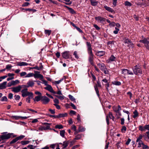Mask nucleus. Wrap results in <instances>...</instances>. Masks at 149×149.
I'll use <instances>...</instances> for the list:
<instances>
[{
    "label": "nucleus",
    "mask_w": 149,
    "mask_h": 149,
    "mask_svg": "<svg viewBox=\"0 0 149 149\" xmlns=\"http://www.w3.org/2000/svg\"><path fill=\"white\" fill-rule=\"evenodd\" d=\"M58 1L60 2L63 3L67 5H71L72 3V1H70V0H65V1L68 3L64 2L60 0H58Z\"/></svg>",
    "instance_id": "20"
},
{
    "label": "nucleus",
    "mask_w": 149,
    "mask_h": 149,
    "mask_svg": "<svg viewBox=\"0 0 149 149\" xmlns=\"http://www.w3.org/2000/svg\"><path fill=\"white\" fill-rule=\"evenodd\" d=\"M70 106L73 108L74 109H77L76 107L72 103L70 102Z\"/></svg>",
    "instance_id": "59"
},
{
    "label": "nucleus",
    "mask_w": 149,
    "mask_h": 149,
    "mask_svg": "<svg viewBox=\"0 0 149 149\" xmlns=\"http://www.w3.org/2000/svg\"><path fill=\"white\" fill-rule=\"evenodd\" d=\"M73 55L76 58L78 59L79 58V56L77 54V52L76 51H75L74 52Z\"/></svg>",
    "instance_id": "53"
},
{
    "label": "nucleus",
    "mask_w": 149,
    "mask_h": 149,
    "mask_svg": "<svg viewBox=\"0 0 149 149\" xmlns=\"http://www.w3.org/2000/svg\"><path fill=\"white\" fill-rule=\"evenodd\" d=\"M7 100V99L6 96H4L1 98L0 99V100L2 101H6Z\"/></svg>",
    "instance_id": "52"
},
{
    "label": "nucleus",
    "mask_w": 149,
    "mask_h": 149,
    "mask_svg": "<svg viewBox=\"0 0 149 149\" xmlns=\"http://www.w3.org/2000/svg\"><path fill=\"white\" fill-rule=\"evenodd\" d=\"M98 65L100 66V70L102 71H103V70H104L107 69L105 65L103 63H102V64H99Z\"/></svg>",
    "instance_id": "18"
},
{
    "label": "nucleus",
    "mask_w": 149,
    "mask_h": 149,
    "mask_svg": "<svg viewBox=\"0 0 149 149\" xmlns=\"http://www.w3.org/2000/svg\"><path fill=\"white\" fill-rule=\"evenodd\" d=\"M29 65V64L24 62H19L17 63V65L19 66H26Z\"/></svg>",
    "instance_id": "22"
},
{
    "label": "nucleus",
    "mask_w": 149,
    "mask_h": 149,
    "mask_svg": "<svg viewBox=\"0 0 149 149\" xmlns=\"http://www.w3.org/2000/svg\"><path fill=\"white\" fill-rule=\"evenodd\" d=\"M28 90L27 88H26L23 89L21 91V92L22 93V96L23 97H25L26 96H27L29 93V92L27 91Z\"/></svg>",
    "instance_id": "8"
},
{
    "label": "nucleus",
    "mask_w": 149,
    "mask_h": 149,
    "mask_svg": "<svg viewBox=\"0 0 149 149\" xmlns=\"http://www.w3.org/2000/svg\"><path fill=\"white\" fill-rule=\"evenodd\" d=\"M18 140L17 139V137H16L15 138L13 139L10 142V145L16 142Z\"/></svg>",
    "instance_id": "35"
},
{
    "label": "nucleus",
    "mask_w": 149,
    "mask_h": 149,
    "mask_svg": "<svg viewBox=\"0 0 149 149\" xmlns=\"http://www.w3.org/2000/svg\"><path fill=\"white\" fill-rule=\"evenodd\" d=\"M94 58H88V61L90 64L92 66L94 65L93 63Z\"/></svg>",
    "instance_id": "37"
},
{
    "label": "nucleus",
    "mask_w": 149,
    "mask_h": 149,
    "mask_svg": "<svg viewBox=\"0 0 149 149\" xmlns=\"http://www.w3.org/2000/svg\"><path fill=\"white\" fill-rule=\"evenodd\" d=\"M98 87L99 88H101L102 87V86L101 84L99 79H98L97 81V84H96V86H94V88L97 95L100 99V100L101 98L100 97V95L99 93V91L98 88Z\"/></svg>",
    "instance_id": "3"
},
{
    "label": "nucleus",
    "mask_w": 149,
    "mask_h": 149,
    "mask_svg": "<svg viewBox=\"0 0 149 149\" xmlns=\"http://www.w3.org/2000/svg\"><path fill=\"white\" fill-rule=\"evenodd\" d=\"M125 6H132V4L130 2L126 1L125 2Z\"/></svg>",
    "instance_id": "39"
},
{
    "label": "nucleus",
    "mask_w": 149,
    "mask_h": 149,
    "mask_svg": "<svg viewBox=\"0 0 149 149\" xmlns=\"http://www.w3.org/2000/svg\"><path fill=\"white\" fill-rule=\"evenodd\" d=\"M70 143V141L69 140L64 141L63 142V146H65L67 147L68 146Z\"/></svg>",
    "instance_id": "34"
},
{
    "label": "nucleus",
    "mask_w": 149,
    "mask_h": 149,
    "mask_svg": "<svg viewBox=\"0 0 149 149\" xmlns=\"http://www.w3.org/2000/svg\"><path fill=\"white\" fill-rule=\"evenodd\" d=\"M82 134H78L75 136L74 140H78L81 139L82 137Z\"/></svg>",
    "instance_id": "27"
},
{
    "label": "nucleus",
    "mask_w": 149,
    "mask_h": 149,
    "mask_svg": "<svg viewBox=\"0 0 149 149\" xmlns=\"http://www.w3.org/2000/svg\"><path fill=\"white\" fill-rule=\"evenodd\" d=\"M116 23L114 22H111L110 24H109V26L110 27L114 26L115 25Z\"/></svg>",
    "instance_id": "61"
},
{
    "label": "nucleus",
    "mask_w": 149,
    "mask_h": 149,
    "mask_svg": "<svg viewBox=\"0 0 149 149\" xmlns=\"http://www.w3.org/2000/svg\"><path fill=\"white\" fill-rule=\"evenodd\" d=\"M126 130L127 128L125 126H123L121 129V131L122 132L125 133V132L126 131Z\"/></svg>",
    "instance_id": "46"
},
{
    "label": "nucleus",
    "mask_w": 149,
    "mask_h": 149,
    "mask_svg": "<svg viewBox=\"0 0 149 149\" xmlns=\"http://www.w3.org/2000/svg\"><path fill=\"white\" fill-rule=\"evenodd\" d=\"M139 130L142 132L143 131L145 130L144 127H143L141 125L139 126Z\"/></svg>",
    "instance_id": "50"
},
{
    "label": "nucleus",
    "mask_w": 149,
    "mask_h": 149,
    "mask_svg": "<svg viewBox=\"0 0 149 149\" xmlns=\"http://www.w3.org/2000/svg\"><path fill=\"white\" fill-rule=\"evenodd\" d=\"M139 42L144 44V46L146 49L149 51V41L147 40V38H144L143 40H140Z\"/></svg>",
    "instance_id": "4"
},
{
    "label": "nucleus",
    "mask_w": 149,
    "mask_h": 149,
    "mask_svg": "<svg viewBox=\"0 0 149 149\" xmlns=\"http://www.w3.org/2000/svg\"><path fill=\"white\" fill-rule=\"evenodd\" d=\"M34 83L33 82V81H29L27 83V87H32L34 85Z\"/></svg>",
    "instance_id": "21"
},
{
    "label": "nucleus",
    "mask_w": 149,
    "mask_h": 149,
    "mask_svg": "<svg viewBox=\"0 0 149 149\" xmlns=\"http://www.w3.org/2000/svg\"><path fill=\"white\" fill-rule=\"evenodd\" d=\"M133 117L134 118H135L139 116V113L137 110H136L133 112Z\"/></svg>",
    "instance_id": "29"
},
{
    "label": "nucleus",
    "mask_w": 149,
    "mask_h": 149,
    "mask_svg": "<svg viewBox=\"0 0 149 149\" xmlns=\"http://www.w3.org/2000/svg\"><path fill=\"white\" fill-rule=\"evenodd\" d=\"M34 74L33 73H30L27 74L26 76L25 77H33V76Z\"/></svg>",
    "instance_id": "44"
},
{
    "label": "nucleus",
    "mask_w": 149,
    "mask_h": 149,
    "mask_svg": "<svg viewBox=\"0 0 149 149\" xmlns=\"http://www.w3.org/2000/svg\"><path fill=\"white\" fill-rule=\"evenodd\" d=\"M25 137V136L24 135H21L20 136L17 137V139L18 140H22L23 138H24Z\"/></svg>",
    "instance_id": "45"
},
{
    "label": "nucleus",
    "mask_w": 149,
    "mask_h": 149,
    "mask_svg": "<svg viewBox=\"0 0 149 149\" xmlns=\"http://www.w3.org/2000/svg\"><path fill=\"white\" fill-rule=\"evenodd\" d=\"M117 1V0H112V4L114 7L116 6Z\"/></svg>",
    "instance_id": "54"
},
{
    "label": "nucleus",
    "mask_w": 149,
    "mask_h": 149,
    "mask_svg": "<svg viewBox=\"0 0 149 149\" xmlns=\"http://www.w3.org/2000/svg\"><path fill=\"white\" fill-rule=\"evenodd\" d=\"M121 109H122L120 106V105H118L117 110H116L117 112H120V111L121 110Z\"/></svg>",
    "instance_id": "62"
},
{
    "label": "nucleus",
    "mask_w": 149,
    "mask_h": 149,
    "mask_svg": "<svg viewBox=\"0 0 149 149\" xmlns=\"http://www.w3.org/2000/svg\"><path fill=\"white\" fill-rule=\"evenodd\" d=\"M116 58L113 55H112L107 61L108 63H111L112 61H116Z\"/></svg>",
    "instance_id": "10"
},
{
    "label": "nucleus",
    "mask_w": 149,
    "mask_h": 149,
    "mask_svg": "<svg viewBox=\"0 0 149 149\" xmlns=\"http://www.w3.org/2000/svg\"><path fill=\"white\" fill-rule=\"evenodd\" d=\"M122 70V74H127V69H123L121 70Z\"/></svg>",
    "instance_id": "43"
},
{
    "label": "nucleus",
    "mask_w": 149,
    "mask_h": 149,
    "mask_svg": "<svg viewBox=\"0 0 149 149\" xmlns=\"http://www.w3.org/2000/svg\"><path fill=\"white\" fill-rule=\"evenodd\" d=\"M44 88L45 89L48 90L53 93H55V91L53 90L52 87L50 85H48V86L45 87Z\"/></svg>",
    "instance_id": "11"
},
{
    "label": "nucleus",
    "mask_w": 149,
    "mask_h": 149,
    "mask_svg": "<svg viewBox=\"0 0 149 149\" xmlns=\"http://www.w3.org/2000/svg\"><path fill=\"white\" fill-rule=\"evenodd\" d=\"M68 115V114L67 113H59L58 115V118H63L66 116H67Z\"/></svg>",
    "instance_id": "26"
},
{
    "label": "nucleus",
    "mask_w": 149,
    "mask_h": 149,
    "mask_svg": "<svg viewBox=\"0 0 149 149\" xmlns=\"http://www.w3.org/2000/svg\"><path fill=\"white\" fill-rule=\"evenodd\" d=\"M35 74H34L33 76L35 78H39L40 74H39L40 72L34 71Z\"/></svg>",
    "instance_id": "23"
},
{
    "label": "nucleus",
    "mask_w": 149,
    "mask_h": 149,
    "mask_svg": "<svg viewBox=\"0 0 149 149\" xmlns=\"http://www.w3.org/2000/svg\"><path fill=\"white\" fill-rule=\"evenodd\" d=\"M65 131L64 130H60V134L62 137L64 138L65 137Z\"/></svg>",
    "instance_id": "32"
},
{
    "label": "nucleus",
    "mask_w": 149,
    "mask_h": 149,
    "mask_svg": "<svg viewBox=\"0 0 149 149\" xmlns=\"http://www.w3.org/2000/svg\"><path fill=\"white\" fill-rule=\"evenodd\" d=\"M144 1V3L139 2L137 4V5L141 6H144L145 7L149 6V3H147L146 1Z\"/></svg>",
    "instance_id": "16"
},
{
    "label": "nucleus",
    "mask_w": 149,
    "mask_h": 149,
    "mask_svg": "<svg viewBox=\"0 0 149 149\" xmlns=\"http://www.w3.org/2000/svg\"><path fill=\"white\" fill-rule=\"evenodd\" d=\"M6 83L7 82L5 81L1 84H0V89H2L5 88Z\"/></svg>",
    "instance_id": "24"
},
{
    "label": "nucleus",
    "mask_w": 149,
    "mask_h": 149,
    "mask_svg": "<svg viewBox=\"0 0 149 149\" xmlns=\"http://www.w3.org/2000/svg\"><path fill=\"white\" fill-rule=\"evenodd\" d=\"M95 19L97 21H100V22H105L106 19L104 17L100 16L96 17H95Z\"/></svg>",
    "instance_id": "13"
},
{
    "label": "nucleus",
    "mask_w": 149,
    "mask_h": 149,
    "mask_svg": "<svg viewBox=\"0 0 149 149\" xmlns=\"http://www.w3.org/2000/svg\"><path fill=\"white\" fill-rule=\"evenodd\" d=\"M49 111L52 114H54L55 113V109L53 110L51 109H49Z\"/></svg>",
    "instance_id": "64"
},
{
    "label": "nucleus",
    "mask_w": 149,
    "mask_h": 149,
    "mask_svg": "<svg viewBox=\"0 0 149 149\" xmlns=\"http://www.w3.org/2000/svg\"><path fill=\"white\" fill-rule=\"evenodd\" d=\"M42 124L43 125H45V127L48 130L50 128V125H51V124L47 123H42Z\"/></svg>",
    "instance_id": "25"
},
{
    "label": "nucleus",
    "mask_w": 149,
    "mask_h": 149,
    "mask_svg": "<svg viewBox=\"0 0 149 149\" xmlns=\"http://www.w3.org/2000/svg\"><path fill=\"white\" fill-rule=\"evenodd\" d=\"M52 32V31L51 30H45V32L46 34H47L49 36L50 35L51 33Z\"/></svg>",
    "instance_id": "42"
},
{
    "label": "nucleus",
    "mask_w": 149,
    "mask_h": 149,
    "mask_svg": "<svg viewBox=\"0 0 149 149\" xmlns=\"http://www.w3.org/2000/svg\"><path fill=\"white\" fill-rule=\"evenodd\" d=\"M54 104H58L59 103V101L58 99L57 98H55L54 100Z\"/></svg>",
    "instance_id": "58"
},
{
    "label": "nucleus",
    "mask_w": 149,
    "mask_h": 149,
    "mask_svg": "<svg viewBox=\"0 0 149 149\" xmlns=\"http://www.w3.org/2000/svg\"><path fill=\"white\" fill-rule=\"evenodd\" d=\"M86 45L87 49V52L89 55L88 58H94V55L92 52L91 45L90 43L87 42Z\"/></svg>",
    "instance_id": "2"
},
{
    "label": "nucleus",
    "mask_w": 149,
    "mask_h": 149,
    "mask_svg": "<svg viewBox=\"0 0 149 149\" xmlns=\"http://www.w3.org/2000/svg\"><path fill=\"white\" fill-rule=\"evenodd\" d=\"M104 8L107 10L109 12H111L113 14H115V12L114 10L110 7L105 5L104 6Z\"/></svg>",
    "instance_id": "14"
},
{
    "label": "nucleus",
    "mask_w": 149,
    "mask_h": 149,
    "mask_svg": "<svg viewBox=\"0 0 149 149\" xmlns=\"http://www.w3.org/2000/svg\"><path fill=\"white\" fill-rule=\"evenodd\" d=\"M68 96L69 99L72 101L73 102H76L75 99L72 95H69Z\"/></svg>",
    "instance_id": "31"
},
{
    "label": "nucleus",
    "mask_w": 149,
    "mask_h": 149,
    "mask_svg": "<svg viewBox=\"0 0 149 149\" xmlns=\"http://www.w3.org/2000/svg\"><path fill=\"white\" fill-rule=\"evenodd\" d=\"M14 98L16 100H19L20 98V96L19 95H15L14 96Z\"/></svg>",
    "instance_id": "55"
},
{
    "label": "nucleus",
    "mask_w": 149,
    "mask_h": 149,
    "mask_svg": "<svg viewBox=\"0 0 149 149\" xmlns=\"http://www.w3.org/2000/svg\"><path fill=\"white\" fill-rule=\"evenodd\" d=\"M61 55L63 58L66 59L69 58L70 57L69 51H65L61 53Z\"/></svg>",
    "instance_id": "6"
},
{
    "label": "nucleus",
    "mask_w": 149,
    "mask_h": 149,
    "mask_svg": "<svg viewBox=\"0 0 149 149\" xmlns=\"http://www.w3.org/2000/svg\"><path fill=\"white\" fill-rule=\"evenodd\" d=\"M63 126L62 125H56L55 126L56 129H62L63 128Z\"/></svg>",
    "instance_id": "38"
},
{
    "label": "nucleus",
    "mask_w": 149,
    "mask_h": 149,
    "mask_svg": "<svg viewBox=\"0 0 149 149\" xmlns=\"http://www.w3.org/2000/svg\"><path fill=\"white\" fill-rule=\"evenodd\" d=\"M6 132L3 133V134L0 136V139L4 140L9 139V133H8L7 134H6Z\"/></svg>",
    "instance_id": "7"
},
{
    "label": "nucleus",
    "mask_w": 149,
    "mask_h": 149,
    "mask_svg": "<svg viewBox=\"0 0 149 149\" xmlns=\"http://www.w3.org/2000/svg\"><path fill=\"white\" fill-rule=\"evenodd\" d=\"M17 135H14L13 133H10V138L11 137H17Z\"/></svg>",
    "instance_id": "60"
},
{
    "label": "nucleus",
    "mask_w": 149,
    "mask_h": 149,
    "mask_svg": "<svg viewBox=\"0 0 149 149\" xmlns=\"http://www.w3.org/2000/svg\"><path fill=\"white\" fill-rule=\"evenodd\" d=\"M19 82L18 80H16L15 81L12 80L10 82V86L16 85L19 83Z\"/></svg>",
    "instance_id": "17"
},
{
    "label": "nucleus",
    "mask_w": 149,
    "mask_h": 149,
    "mask_svg": "<svg viewBox=\"0 0 149 149\" xmlns=\"http://www.w3.org/2000/svg\"><path fill=\"white\" fill-rule=\"evenodd\" d=\"M63 6L65 8H67L68 10H69L70 13L71 14H74L76 13V12L74 10V9H73L72 8H70L69 7L65 5H63Z\"/></svg>",
    "instance_id": "12"
},
{
    "label": "nucleus",
    "mask_w": 149,
    "mask_h": 149,
    "mask_svg": "<svg viewBox=\"0 0 149 149\" xmlns=\"http://www.w3.org/2000/svg\"><path fill=\"white\" fill-rule=\"evenodd\" d=\"M142 143V145L143 146L142 148L143 149H147L149 148V147L148 146L145 145L143 143Z\"/></svg>",
    "instance_id": "57"
},
{
    "label": "nucleus",
    "mask_w": 149,
    "mask_h": 149,
    "mask_svg": "<svg viewBox=\"0 0 149 149\" xmlns=\"http://www.w3.org/2000/svg\"><path fill=\"white\" fill-rule=\"evenodd\" d=\"M105 53V52L104 51H96L95 54L97 56H104Z\"/></svg>",
    "instance_id": "15"
},
{
    "label": "nucleus",
    "mask_w": 149,
    "mask_h": 149,
    "mask_svg": "<svg viewBox=\"0 0 149 149\" xmlns=\"http://www.w3.org/2000/svg\"><path fill=\"white\" fill-rule=\"evenodd\" d=\"M41 95H38L37 96H36L33 99L34 101H36L37 102H38L40 100H41L42 99Z\"/></svg>",
    "instance_id": "19"
},
{
    "label": "nucleus",
    "mask_w": 149,
    "mask_h": 149,
    "mask_svg": "<svg viewBox=\"0 0 149 149\" xmlns=\"http://www.w3.org/2000/svg\"><path fill=\"white\" fill-rule=\"evenodd\" d=\"M131 42H132V41H131V40H130V39H129L128 38H127V39H125V40L124 42L125 44H128V45H129L130 43H131Z\"/></svg>",
    "instance_id": "36"
},
{
    "label": "nucleus",
    "mask_w": 149,
    "mask_h": 149,
    "mask_svg": "<svg viewBox=\"0 0 149 149\" xmlns=\"http://www.w3.org/2000/svg\"><path fill=\"white\" fill-rule=\"evenodd\" d=\"M134 74L136 75H139V74H143L142 69L140 66L136 65L132 68Z\"/></svg>",
    "instance_id": "1"
},
{
    "label": "nucleus",
    "mask_w": 149,
    "mask_h": 149,
    "mask_svg": "<svg viewBox=\"0 0 149 149\" xmlns=\"http://www.w3.org/2000/svg\"><path fill=\"white\" fill-rule=\"evenodd\" d=\"M28 96V97H29L30 99L33 98V94L32 93L29 92V95L27 96Z\"/></svg>",
    "instance_id": "47"
},
{
    "label": "nucleus",
    "mask_w": 149,
    "mask_h": 149,
    "mask_svg": "<svg viewBox=\"0 0 149 149\" xmlns=\"http://www.w3.org/2000/svg\"><path fill=\"white\" fill-rule=\"evenodd\" d=\"M127 74L128 75L130 74L132 75H134V73L133 72H132L130 70H128L127 69Z\"/></svg>",
    "instance_id": "49"
},
{
    "label": "nucleus",
    "mask_w": 149,
    "mask_h": 149,
    "mask_svg": "<svg viewBox=\"0 0 149 149\" xmlns=\"http://www.w3.org/2000/svg\"><path fill=\"white\" fill-rule=\"evenodd\" d=\"M127 47H129L133 48L134 47V44L132 42L131 43H130L127 45Z\"/></svg>",
    "instance_id": "51"
},
{
    "label": "nucleus",
    "mask_w": 149,
    "mask_h": 149,
    "mask_svg": "<svg viewBox=\"0 0 149 149\" xmlns=\"http://www.w3.org/2000/svg\"><path fill=\"white\" fill-rule=\"evenodd\" d=\"M113 84L116 86H120L121 85V83L119 81H115L113 83Z\"/></svg>",
    "instance_id": "40"
},
{
    "label": "nucleus",
    "mask_w": 149,
    "mask_h": 149,
    "mask_svg": "<svg viewBox=\"0 0 149 149\" xmlns=\"http://www.w3.org/2000/svg\"><path fill=\"white\" fill-rule=\"evenodd\" d=\"M22 88L21 86L19 85L13 88H12V91L15 93H18L20 91Z\"/></svg>",
    "instance_id": "9"
},
{
    "label": "nucleus",
    "mask_w": 149,
    "mask_h": 149,
    "mask_svg": "<svg viewBox=\"0 0 149 149\" xmlns=\"http://www.w3.org/2000/svg\"><path fill=\"white\" fill-rule=\"evenodd\" d=\"M85 128L82 126H79L78 129L79 132H83L85 131Z\"/></svg>",
    "instance_id": "28"
},
{
    "label": "nucleus",
    "mask_w": 149,
    "mask_h": 149,
    "mask_svg": "<svg viewBox=\"0 0 149 149\" xmlns=\"http://www.w3.org/2000/svg\"><path fill=\"white\" fill-rule=\"evenodd\" d=\"M108 116L110 119H112L113 121L114 120V119H115V117L113 115L112 113L111 112H109V115Z\"/></svg>",
    "instance_id": "33"
},
{
    "label": "nucleus",
    "mask_w": 149,
    "mask_h": 149,
    "mask_svg": "<svg viewBox=\"0 0 149 149\" xmlns=\"http://www.w3.org/2000/svg\"><path fill=\"white\" fill-rule=\"evenodd\" d=\"M50 101V99L45 96H42L41 102L43 104H47Z\"/></svg>",
    "instance_id": "5"
},
{
    "label": "nucleus",
    "mask_w": 149,
    "mask_h": 149,
    "mask_svg": "<svg viewBox=\"0 0 149 149\" xmlns=\"http://www.w3.org/2000/svg\"><path fill=\"white\" fill-rule=\"evenodd\" d=\"M20 76L22 77L26 75V72H22L20 73Z\"/></svg>",
    "instance_id": "56"
},
{
    "label": "nucleus",
    "mask_w": 149,
    "mask_h": 149,
    "mask_svg": "<svg viewBox=\"0 0 149 149\" xmlns=\"http://www.w3.org/2000/svg\"><path fill=\"white\" fill-rule=\"evenodd\" d=\"M144 127V129L149 130V124L145 125Z\"/></svg>",
    "instance_id": "63"
},
{
    "label": "nucleus",
    "mask_w": 149,
    "mask_h": 149,
    "mask_svg": "<svg viewBox=\"0 0 149 149\" xmlns=\"http://www.w3.org/2000/svg\"><path fill=\"white\" fill-rule=\"evenodd\" d=\"M20 143L22 145H24L27 144H28L30 143V141H22L20 142Z\"/></svg>",
    "instance_id": "30"
},
{
    "label": "nucleus",
    "mask_w": 149,
    "mask_h": 149,
    "mask_svg": "<svg viewBox=\"0 0 149 149\" xmlns=\"http://www.w3.org/2000/svg\"><path fill=\"white\" fill-rule=\"evenodd\" d=\"M55 96L58 98V99H59L61 100H63V99H64L65 97L64 96H59L58 95H55Z\"/></svg>",
    "instance_id": "41"
},
{
    "label": "nucleus",
    "mask_w": 149,
    "mask_h": 149,
    "mask_svg": "<svg viewBox=\"0 0 149 149\" xmlns=\"http://www.w3.org/2000/svg\"><path fill=\"white\" fill-rule=\"evenodd\" d=\"M30 4V3L27 2H25L22 5V6L23 7H26L28 6Z\"/></svg>",
    "instance_id": "48"
}]
</instances>
